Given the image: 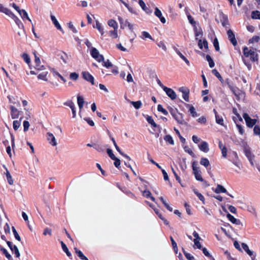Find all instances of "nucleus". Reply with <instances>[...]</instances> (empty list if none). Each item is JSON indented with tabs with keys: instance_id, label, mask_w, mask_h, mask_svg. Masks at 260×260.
I'll return each mask as SVG.
<instances>
[{
	"instance_id": "f257e3e1",
	"label": "nucleus",
	"mask_w": 260,
	"mask_h": 260,
	"mask_svg": "<svg viewBox=\"0 0 260 260\" xmlns=\"http://www.w3.org/2000/svg\"><path fill=\"white\" fill-rule=\"evenodd\" d=\"M0 12L5 14L13 19L20 29H24V25L21 20L13 12H12L10 10L7 8L4 7L1 4H0Z\"/></svg>"
},
{
	"instance_id": "f03ea898",
	"label": "nucleus",
	"mask_w": 260,
	"mask_h": 260,
	"mask_svg": "<svg viewBox=\"0 0 260 260\" xmlns=\"http://www.w3.org/2000/svg\"><path fill=\"white\" fill-rule=\"evenodd\" d=\"M197 166L198 162L197 161H193L192 162L191 166L192 168L193 173L194 175L196 180L203 182L204 181V179L202 177L201 171L200 170L199 168Z\"/></svg>"
},
{
	"instance_id": "7ed1b4c3",
	"label": "nucleus",
	"mask_w": 260,
	"mask_h": 260,
	"mask_svg": "<svg viewBox=\"0 0 260 260\" xmlns=\"http://www.w3.org/2000/svg\"><path fill=\"white\" fill-rule=\"evenodd\" d=\"M243 117L245 121L247 126L249 128H252L255 125L257 122L256 119L251 118L249 115L246 113H244L243 114Z\"/></svg>"
},
{
	"instance_id": "20e7f679",
	"label": "nucleus",
	"mask_w": 260,
	"mask_h": 260,
	"mask_svg": "<svg viewBox=\"0 0 260 260\" xmlns=\"http://www.w3.org/2000/svg\"><path fill=\"white\" fill-rule=\"evenodd\" d=\"M91 56L95 59L98 62H100L104 61V57L103 55L100 54L99 51L94 47H92L90 50Z\"/></svg>"
},
{
	"instance_id": "39448f33",
	"label": "nucleus",
	"mask_w": 260,
	"mask_h": 260,
	"mask_svg": "<svg viewBox=\"0 0 260 260\" xmlns=\"http://www.w3.org/2000/svg\"><path fill=\"white\" fill-rule=\"evenodd\" d=\"M33 54L35 56V68L36 70H39V71H41V70H43L44 69H45L44 66L40 65V64H41L40 59L39 57H38L37 55L36 51H35L33 52Z\"/></svg>"
},
{
	"instance_id": "423d86ee",
	"label": "nucleus",
	"mask_w": 260,
	"mask_h": 260,
	"mask_svg": "<svg viewBox=\"0 0 260 260\" xmlns=\"http://www.w3.org/2000/svg\"><path fill=\"white\" fill-rule=\"evenodd\" d=\"M82 75L84 80L90 82L92 85H94V78L88 72H82Z\"/></svg>"
},
{
	"instance_id": "0eeeda50",
	"label": "nucleus",
	"mask_w": 260,
	"mask_h": 260,
	"mask_svg": "<svg viewBox=\"0 0 260 260\" xmlns=\"http://www.w3.org/2000/svg\"><path fill=\"white\" fill-rule=\"evenodd\" d=\"M10 109L11 110L10 114L12 119L18 118L22 113L21 111L18 110L16 107L12 105L10 106Z\"/></svg>"
},
{
	"instance_id": "6e6552de",
	"label": "nucleus",
	"mask_w": 260,
	"mask_h": 260,
	"mask_svg": "<svg viewBox=\"0 0 260 260\" xmlns=\"http://www.w3.org/2000/svg\"><path fill=\"white\" fill-rule=\"evenodd\" d=\"M179 91L182 93V98L186 101H189V89L186 87H181L179 88Z\"/></svg>"
},
{
	"instance_id": "1a4fd4ad",
	"label": "nucleus",
	"mask_w": 260,
	"mask_h": 260,
	"mask_svg": "<svg viewBox=\"0 0 260 260\" xmlns=\"http://www.w3.org/2000/svg\"><path fill=\"white\" fill-rule=\"evenodd\" d=\"M7 244L11 250L12 252H14V254L16 257H19L20 256V253L18 250V247L15 245H13L12 242L10 241H7Z\"/></svg>"
},
{
	"instance_id": "9d476101",
	"label": "nucleus",
	"mask_w": 260,
	"mask_h": 260,
	"mask_svg": "<svg viewBox=\"0 0 260 260\" xmlns=\"http://www.w3.org/2000/svg\"><path fill=\"white\" fill-rule=\"evenodd\" d=\"M219 19L220 22L223 27H226L229 24V20L228 16L224 14L222 11L219 12Z\"/></svg>"
},
{
	"instance_id": "9b49d317",
	"label": "nucleus",
	"mask_w": 260,
	"mask_h": 260,
	"mask_svg": "<svg viewBox=\"0 0 260 260\" xmlns=\"http://www.w3.org/2000/svg\"><path fill=\"white\" fill-rule=\"evenodd\" d=\"M166 93L167 95L172 100L176 98V94L175 92L171 88L167 87H164L163 89Z\"/></svg>"
},
{
	"instance_id": "f8f14e48",
	"label": "nucleus",
	"mask_w": 260,
	"mask_h": 260,
	"mask_svg": "<svg viewBox=\"0 0 260 260\" xmlns=\"http://www.w3.org/2000/svg\"><path fill=\"white\" fill-rule=\"evenodd\" d=\"M228 39L233 46H236L237 45V41L236 39L235 34L231 29H229L227 31Z\"/></svg>"
},
{
	"instance_id": "ddd939ff",
	"label": "nucleus",
	"mask_w": 260,
	"mask_h": 260,
	"mask_svg": "<svg viewBox=\"0 0 260 260\" xmlns=\"http://www.w3.org/2000/svg\"><path fill=\"white\" fill-rule=\"evenodd\" d=\"M241 245H242V248L246 252V253L250 256H251V259L252 260H255V257H256V254L255 253L253 254V252L251 251L249 249V247H248V245L246 244H245L244 243H242Z\"/></svg>"
},
{
	"instance_id": "4468645a",
	"label": "nucleus",
	"mask_w": 260,
	"mask_h": 260,
	"mask_svg": "<svg viewBox=\"0 0 260 260\" xmlns=\"http://www.w3.org/2000/svg\"><path fill=\"white\" fill-rule=\"evenodd\" d=\"M173 118L178 122V123L181 124H186V122L183 119V115L182 113L178 112L175 114V116H173Z\"/></svg>"
},
{
	"instance_id": "2eb2a0df",
	"label": "nucleus",
	"mask_w": 260,
	"mask_h": 260,
	"mask_svg": "<svg viewBox=\"0 0 260 260\" xmlns=\"http://www.w3.org/2000/svg\"><path fill=\"white\" fill-rule=\"evenodd\" d=\"M214 192L216 193H219L220 192L222 193H227V194L230 196L232 198H233V196L230 194V193L227 192L226 189L221 185L218 184L217 185V187L214 190Z\"/></svg>"
},
{
	"instance_id": "dca6fc26",
	"label": "nucleus",
	"mask_w": 260,
	"mask_h": 260,
	"mask_svg": "<svg viewBox=\"0 0 260 260\" xmlns=\"http://www.w3.org/2000/svg\"><path fill=\"white\" fill-rule=\"evenodd\" d=\"M154 14L156 17L159 18L160 21H161V23H166V19L162 16V14L160 10L157 7H156L155 8Z\"/></svg>"
},
{
	"instance_id": "f3484780",
	"label": "nucleus",
	"mask_w": 260,
	"mask_h": 260,
	"mask_svg": "<svg viewBox=\"0 0 260 260\" xmlns=\"http://www.w3.org/2000/svg\"><path fill=\"white\" fill-rule=\"evenodd\" d=\"M47 140L49 142V143L52 146H56L57 143L56 142L55 138L53 135L51 133H47Z\"/></svg>"
},
{
	"instance_id": "a211bd4d",
	"label": "nucleus",
	"mask_w": 260,
	"mask_h": 260,
	"mask_svg": "<svg viewBox=\"0 0 260 260\" xmlns=\"http://www.w3.org/2000/svg\"><path fill=\"white\" fill-rule=\"evenodd\" d=\"M138 2H139V4L140 7H141V8L147 14H150L152 13V11L146 7L145 3L144 2V1L143 0H138Z\"/></svg>"
},
{
	"instance_id": "6ab92c4d",
	"label": "nucleus",
	"mask_w": 260,
	"mask_h": 260,
	"mask_svg": "<svg viewBox=\"0 0 260 260\" xmlns=\"http://www.w3.org/2000/svg\"><path fill=\"white\" fill-rule=\"evenodd\" d=\"M199 147L200 149L204 152H208L209 151V148L208 143L205 141H203L199 145Z\"/></svg>"
},
{
	"instance_id": "aec40b11",
	"label": "nucleus",
	"mask_w": 260,
	"mask_h": 260,
	"mask_svg": "<svg viewBox=\"0 0 260 260\" xmlns=\"http://www.w3.org/2000/svg\"><path fill=\"white\" fill-rule=\"evenodd\" d=\"M173 49L179 57L183 60L188 66H189L190 62L189 60L181 53V52L176 47H173Z\"/></svg>"
},
{
	"instance_id": "412c9836",
	"label": "nucleus",
	"mask_w": 260,
	"mask_h": 260,
	"mask_svg": "<svg viewBox=\"0 0 260 260\" xmlns=\"http://www.w3.org/2000/svg\"><path fill=\"white\" fill-rule=\"evenodd\" d=\"M226 217L232 223L235 224L236 225H239L240 224V220L235 218L231 214L228 213V214L226 215Z\"/></svg>"
},
{
	"instance_id": "4be33fe9",
	"label": "nucleus",
	"mask_w": 260,
	"mask_h": 260,
	"mask_svg": "<svg viewBox=\"0 0 260 260\" xmlns=\"http://www.w3.org/2000/svg\"><path fill=\"white\" fill-rule=\"evenodd\" d=\"M51 20H52L53 23L54 24L55 26L56 27V28L63 32L60 24L58 22V21L56 19V18H55V17L54 15H51Z\"/></svg>"
},
{
	"instance_id": "5701e85b",
	"label": "nucleus",
	"mask_w": 260,
	"mask_h": 260,
	"mask_svg": "<svg viewBox=\"0 0 260 260\" xmlns=\"http://www.w3.org/2000/svg\"><path fill=\"white\" fill-rule=\"evenodd\" d=\"M218 145H219V148L220 149V150L221 151L222 156L223 157H226L227 156V148H226V147L222 144V142L221 141H219Z\"/></svg>"
},
{
	"instance_id": "b1692460",
	"label": "nucleus",
	"mask_w": 260,
	"mask_h": 260,
	"mask_svg": "<svg viewBox=\"0 0 260 260\" xmlns=\"http://www.w3.org/2000/svg\"><path fill=\"white\" fill-rule=\"evenodd\" d=\"M21 58L24 60V61L29 66V68L31 69L30 63V58L28 55L26 53H23L21 55Z\"/></svg>"
},
{
	"instance_id": "393cba45",
	"label": "nucleus",
	"mask_w": 260,
	"mask_h": 260,
	"mask_svg": "<svg viewBox=\"0 0 260 260\" xmlns=\"http://www.w3.org/2000/svg\"><path fill=\"white\" fill-rule=\"evenodd\" d=\"M249 57L252 62L257 61L258 59V54L254 50L250 53Z\"/></svg>"
},
{
	"instance_id": "a878e982",
	"label": "nucleus",
	"mask_w": 260,
	"mask_h": 260,
	"mask_svg": "<svg viewBox=\"0 0 260 260\" xmlns=\"http://www.w3.org/2000/svg\"><path fill=\"white\" fill-rule=\"evenodd\" d=\"M212 74L215 76L221 82L222 84H223L224 80L222 77V76L220 75V73L218 72V71L216 69H213L212 70Z\"/></svg>"
},
{
	"instance_id": "bb28decb",
	"label": "nucleus",
	"mask_w": 260,
	"mask_h": 260,
	"mask_svg": "<svg viewBox=\"0 0 260 260\" xmlns=\"http://www.w3.org/2000/svg\"><path fill=\"white\" fill-rule=\"evenodd\" d=\"M61 246L63 251L66 253L67 255L69 257L72 256L71 253L69 251L66 245L62 242H60Z\"/></svg>"
},
{
	"instance_id": "cd10ccee",
	"label": "nucleus",
	"mask_w": 260,
	"mask_h": 260,
	"mask_svg": "<svg viewBox=\"0 0 260 260\" xmlns=\"http://www.w3.org/2000/svg\"><path fill=\"white\" fill-rule=\"evenodd\" d=\"M21 15H20L23 20L25 21L26 19L28 20L30 22L32 23L31 19L29 18L27 13L25 10H21Z\"/></svg>"
},
{
	"instance_id": "c85d7f7f",
	"label": "nucleus",
	"mask_w": 260,
	"mask_h": 260,
	"mask_svg": "<svg viewBox=\"0 0 260 260\" xmlns=\"http://www.w3.org/2000/svg\"><path fill=\"white\" fill-rule=\"evenodd\" d=\"M0 250L9 260H12L11 254L8 252L6 249L3 247L1 245H0Z\"/></svg>"
},
{
	"instance_id": "c756f323",
	"label": "nucleus",
	"mask_w": 260,
	"mask_h": 260,
	"mask_svg": "<svg viewBox=\"0 0 260 260\" xmlns=\"http://www.w3.org/2000/svg\"><path fill=\"white\" fill-rule=\"evenodd\" d=\"M193 192L194 194L199 198V200L202 201V203L203 204H205V199L204 197L200 193L197 189H194L193 190Z\"/></svg>"
},
{
	"instance_id": "7c9ffc66",
	"label": "nucleus",
	"mask_w": 260,
	"mask_h": 260,
	"mask_svg": "<svg viewBox=\"0 0 260 260\" xmlns=\"http://www.w3.org/2000/svg\"><path fill=\"white\" fill-rule=\"evenodd\" d=\"M143 196L147 198H150L153 202L155 201V198L151 196V193L149 190H145L143 192Z\"/></svg>"
},
{
	"instance_id": "2f4dec72",
	"label": "nucleus",
	"mask_w": 260,
	"mask_h": 260,
	"mask_svg": "<svg viewBox=\"0 0 260 260\" xmlns=\"http://www.w3.org/2000/svg\"><path fill=\"white\" fill-rule=\"evenodd\" d=\"M23 117H21L19 120H14L13 122V127L15 131H17L21 125V121Z\"/></svg>"
},
{
	"instance_id": "473e14b6",
	"label": "nucleus",
	"mask_w": 260,
	"mask_h": 260,
	"mask_svg": "<svg viewBox=\"0 0 260 260\" xmlns=\"http://www.w3.org/2000/svg\"><path fill=\"white\" fill-rule=\"evenodd\" d=\"M186 106L187 107H189V111L190 112V113L191 114L192 117H196L198 116L197 113L196 111V109L193 106H190L189 104H186Z\"/></svg>"
},
{
	"instance_id": "72a5a7b5",
	"label": "nucleus",
	"mask_w": 260,
	"mask_h": 260,
	"mask_svg": "<svg viewBox=\"0 0 260 260\" xmlns=\"http://www.w3.org/2000/svg\"><path fill=\"white\" fill-rule=\"evenodd\" d=\"M200 164L206 168L209 166L210 162L209 160L205 157H202L200 162Z\"/></svg>"
},
{
	"instance_id": "f704fd0d",
	"label": "nucleus",
	"mask_w": 260,
	"mask_h": 260,
	"mask_svg": "<svg viewBox=\"0 0 260 260\" xmlns=\"http://www.w3.org/2000/svg\"><path fill=\"white\" fill-rule=\"evenodd\" d=\"M108 24L109 26L113 27L115 29L118 28L117 23L114 19H110L108 21Z\"/></svg>"
},
{
	"instance_id": "c9c22d12",
	"label": "nucleus",
	"mask_w": 260,
	"mask_h": 260,
	"mask_svg": "<svg viewBox=\"0 0 260 260\" xmlns=\"http://www.w3.org/2000/svg\"><path fill=\"white\" fill-rule=\"evenodd\" d=\"M244 152L245 155L248 158L249 160L251 161L253 159L254 155L252 154L251 151L249 149H245Z\"/></svg>"
},
{
	"instance_id": "e433bc0d",
	"label": "nucleus",
	"mask_w": 260,
	"mask_h": 260,
	"mask_svg": "<svg viewBox=\"0 0 260 260\" xmlns=\"http://www.w3.org/2000/svg\"><path fill=\"white\" fill-rule=\"evenodd\" d=\"M164 139L166 142H168L170 144L174 145V141L171 135H167L164 137Z\"/></svg>"
},
{
	"instance_id": "4c0bfd02",
	"label": "nucleus",
	"mask_w": 260,
	"mask_h": 260,
	"mask_svg": "<svg viewBox=\"0 0 260 260\" xmlns=\"http://www.w3.org/2000/svg\"><path fill=\"white\" fill-rule=\"evenodd\" d=\"M75 252L78 255V256L82 260L85 258V256L83 254L82 252L79 250L77 248H74Z\"/></svg>"
},
{
	"instance_id": "58836bf2",
	"label": "nucleus",
	"mask_w": 260,
	"mask_h": 260,
	"mask_svg": "<svg viewBox=\"0 0 260 260\" xmlns=\"http://www.w3.org/2000/svg\"><path fill=\"white\" fill-rule=\"evenodd\" d=\"M251 18L254 19H260V12L257 10L252 11Z\"/></svg>"
},
{
	"instance_id": "ea45409f",
	"label": "nucleus",
	"mask_w": 260,
	"mask_h": 260,
	"mask_svg": "<svg viewBox=\"0 0 260 260\" xmlns=\"http://www.w3.org/2000/svg\"><path fill=\"white\" fill-rule=\"evenodd\" d=\"M206 59L207 60V61L208 62L209 66L210 68H212L214 67V66H215L214 62L213 60L212 59V58H211V57L209 55H208V54L206 55Z\"/></svg>"
},
{
	"instance_id": "a19ab883",
	"label": "nucleus",
	"mask_w": 260,
	"mask_h": 260,
	"mask_svg": "<svg viewBox=\"0 0 260 260\" xmlns=\"http://www.w3.org/2000/svg\"><path fill=\"white\" fill-rule=\"evenodd\" d=\"M48 72H43L38 75V78L39 79L43 80L44 81H47V75Z\"/></svg>"
},
{
	"instance_id": "79ce46f5",
	"label": "nucleus",
	"mask_w": 260,
	"mask_h": 260,
	"mask_svg": "<svg viewBox=\"0 0 260 260\" xmlns=\"http://www.w3.org/2000/svg\"><path fill=\"white\" fill-rule=\"evenodd\" d=\"M77 103L80 109H81L83 107L84 99L80 95L77 96Z\"/></svg>"
},
{
	"instance_id": "37998d69",
	"label": "nucleus",
	"mask_w": 260,
	"mask_h": 260,
	"mask_svg": "<svg viewBox=\"0 0 260 260\" xmlns=\"http://www.w3.org/2000/svg\"><path fill=\"white\" fill-rule=\"evenodd\" d=\"M170 240L171 241L172 245L173 248L174 250V252L176 253H177L178 252V250L177 243L175 241V240H174L172 236H170Z\"/></svg>"
},
{
	"instance_id": "c03bdc74",
	"label": "nucleus",
	"mask_w": 260,
	"mask_h": 260,
	"mask_svg": "<svg viewBox=\"0 0 260 260\" xmlns=\"http://www.w3.org/2000/svg\"><path fill=\"white\" fill-rule=\"evenodd\" d=\"M146 120H147V122L149 124H150L153 127H156L157 126V125L154 122V121L153 120V119L151 116H148L146 118Z\"/></svg>"
},
{
	"instance_id": "a18cd8bd",
	"label": "nucleus",
	"mask_w": 260,
	"mask_h": 260,
	"mask_svg": "<svg viewBox=\"0 0 260 260\" xmlns=\"http://www.w3.org/2000/svg\"><path fill=\"white\" fill-rule=\"evenodd\" d=\"M116 150L121 155H122L123 157H124L125 158H126L128 160H131V157L128 156L126 154H125L123 152L121 151V150H120V148L118 147V145H116V146H115Z\"/></svg>"
},
{
	"instance_id": "49530a36",
	"label": "nucleus",
	"mask_w": 260,
	"mask_h": 260,
	"mask_svg": "<svg viewBox=\"0 0 260 260\" xmlns=\"http://www.w3.org/2000/svg\"><path fill=\"white\" fill-rule=\"evenodd\" d=\"M215 119L217 123L222 126L224 125L223 119L222 116H219V115H216L215 116Z\"/></svg>"
},
{
	"instance_id": "de8ad7c7",
	"label": "nucleus",
	"mask_w": 260,
	"mask_h": 260,
	"mask_svg": "<svg viewBox=\"0 0 260 260\" xmlns=\"http://www.w3.org/2000/svg\"><path fill=\"white\" fill-rule=\"evenodd\" d=\"M252 50H249L248 48L245 46L243 48V53L245 57H248L249 56L250 53L252 52Z\"/></svg>"
},
{
	"instance_id": "09e8293b",
	"label": "nucleus",
	"mask_w": 260,
	"mask_h": 260,
	"mask_svg": "<svg viewBox=\"0 0 260 260\" xmlns=\"http://www.w3.org/2000/svg\"><path fill=\"white\" fill-rule=\"evenodd\" d=\"M233 153L234 154V155L235 156L236 160L235 161H233L232 162L236 166H237L239 169H240V166L241 165V163L239 162V161L238 160V156L237 153L236 152H233Z\"/></svg>"
},
{
	"instance_id": "8fccbe9b",
	"label": "nucleus",
	"mask_w": 260,
	"mask_h": 260,
	"mask_svg": "<svg viewBox=\"0 0 260 260\" xmlns=\"http://www.w3.org/2000/svg\"><path fill=\"white\" fill-rule=\"evenodd\" d=\"M157 110L159 111V112H161L162 114H164L165 115H167L168 114V112L165 109H164L162 105H160V104H159L158 106H157Z\"/></svg>"
},
{
	"instance_id": "3c124183",
	"label": "nucleus",
	"mask_w": 260,
	"mask_h": 260,
	"mask_svg": "<svg viewBox=\"0 0 260 260\" xmlns=\"http://www.w3.org/2000/svg\"><path fill=\"white\" fill-rule=\"evenodd\" d=\"M225 82L227 84L229 88L231 89V90L233 92V93L235 95H236V93L235 92V88L231 85L230 80L229 79H226L225 80Z\"/></svg>"
},
{
	"instance_id": "603ef678",
	"label": "nucleus",
	"mask_w": 260,
	"mask_h": 260,
	"mask_svg": "<svg viewBox=\"0 0 260 260\" xmlns=\"http://www.w3.org/2000/svg\"><path fill=\"white\" fill-rule=\"evenodd\" d=\"M225 82L227 84L229 88L231 89V90L233 92V93L235 95H236V93L235 92V88L231 85L230 80L229 79H226L225 80Z\"/></svg>"
},
{
	"instance_id": "864d4df0",
	"label": "nucleus",
	"mask_w": 260,
	"mask_h": 260,
	"mask_svg": "<svg viewBox=\"0 0 260 260\" xmlns=\"http://www.w3.org/2000/svg\"><path fill=\"white\" fill-rule=\"evenodd\" d=\"M182 250L184 255L188 260H195L194 257L192 255H191L189 253H188L186 251H185L184 249H183Z\"/></svg>"
},
{
	"instance_id": "5fc2aeb1",
	"label": "nucleus",
	"mask_w": 260,
	"mask_h": 260,
	"mask_svg": "<svg viewBox=\"0 0 260 260\" xmlns=\"http://www.w3.org/2000/svg\"><path fill=\"white\" fill-rule=\"evenodd\" d=\"M109 35L110 37L116 39L118 37L117 29H114L113 30H111L109 32Z\"/></svg>"
},
{
	"instance_id": "6e6d98bb",
	"label": "nucleus",
	"mask_w": 260,
	"mask_h": 260,
	"mask_svg": "<svg viewBox=\"0 0 260 260\" xmlns=\"http://www.w3.org/2000/svg\"><path fill=\"white\" fill-rule=\"evenodd\" d=\"M132 104L133 105V106L135 107L136 109H139L141 108L142 106V103L140 101H138L136 102H132Z\"/></svg>"
},
{
	"instance_id": "4d7b16f0",
	"label": "nucleus",
	"mask_w": 260,
	"mask_h": 260,
	"mask_svg": "<svg viewBox=\"0 0 260 260\" xmlns=\"http://www.w3.org/2000/svg\"><path fill=\"white\" fill-rule=\"evenodd\" d=\"M95 27L98 29V30L100 31L102 35H104V29L102 27L101 24L98 21H96V26Z\"/></svg>"
},
{
	"instance_id": "13d9d810",
	"label": "nucleus",
	"mask_w": 260,
	"mask_h": 260,
	"mask_svg": "<svg viewBox=\"0 0 260 260\" xmlns=\"http://www.w3.org/2000/svg\"><path fill=\"white\" fill-rule=\"evenodd\" d=\"M12 229L15 239L18 241H20L21 238L19 234H18L17 232L16 231L15 228L14 226H12Z\"/></svg>"
},
{
	"instance_id": "bf43d9fd",
	"label": "nucleus",
	"mask_w": 260,
	"mask_h": 260,
	"mask_svg": "<svg viewBox=\"0 0 260 260\" xmlns=\"http://www.w3.org/2000/svg\"><path fill=\"white\" fill-rule=\"evenodd\" d=\"M70 78L74 81H76L79 78V75L76 72L71 73L70 74Z\"/></svg>"
},
{
	"instance_id": "052dcab7",
	"label": "nucleus",
	"mask_w": 260,
	"mask_h": 260,
	"mask_svg": "<svg viewBox=\"0 0 260 260\" xmlns=\"http://www.w3.org/2000/svg\"><path fill=\"white\" fill-rule=\"evenodd\" d=\"M259 40V38L257 36H254L252 38L249 40V43H254L258 42Z\"/></svg>"
},
{
	"instance_id": "680f3d73",
	"label": "nucleus",
	"mask_w": 260,
	"mask_h": 260,
	"mask_svg": "<svg viewBox=\"0 0 260 260\" xmlns=\"http://www.w3.org/2000/svg\"><path fill=\"white\" fill-rule=\"evenodd\" d=\"M213 45L216 51H218L219 50V45L217 39L215 38L213 40Z\"/></svg>"
},
{
	"instance_id": "e2e57ef3",
	"label": "nucleus",
	"mask_w": 260,
	"mask_h": 260,
	"mask_svg": "<svg viewBox=\"0 0 260 260\" xmlns=\"http://www.w3.org/2000/svg\"><path fill=\"white\" fill-rule=\"evenodd\" d=\"M168 109L173 117L175 116V114L178 112L177 109H173L170 106L168 107Z\"/></svg>"
},
{
	"instance_id": "0e129e2a",
	"label": "nucleus",
	"mask_w": 260,
	"mask_h": 260,
	"mask_svg": "<svg viewBox=\"0 0 260 260\" xmlns=\"http://www.w3.org/2000/svg\"><path fill=\"white\" fill-rule=\"evenodd\" d=\"M103 61V66L106 67V68L109 69L110 67H113V64L112 63L109 61V60L107 59L106 61Z\"/></svg>"
},
{
	"instance_id": "69168bd1",
	"label": "nucleus",
	"mask_w": 260,
	"mask_h": 260,
	"mask_svg": "<svg viewBox=\"0 0 260 260\" xmlns=\"http://www.w3.org/2000/svg\"><path fill=\"white\" fill-rule=\"evenodd\" d=\"M187 18L189 22V23L193 26H196V22L194 21L193 18L190 15H187Z\"/></svg>"
},
{
	"instance_id": "338daca9",
	"label": "nucleus",
	"mask_w": 260,
	"mask_h": 260,
	"mask_svg": "<svg viewBox=\"0 0 260 260\" xmlns=\"http://www.w3.org/2000/svg\"><path fill=\"white\" fill-rule=\"evenodd\" d=\"M7 179L9 184L12 185L13 184V180L9 172H7L6 174Z\"/></svg>"
},
{
	"instance_id": "774afa93",
	"label": "nucleus",
	"mask_w": 260,
	"mask_h": 260,
	"mask_svg": "<svg viewBox=\"0 0 260 260\" xmlns=\"http://www.w3.org/2000/svg\"><path fill=\"white\" fill-rule=\"evenodd\" d=\"M253 133L255 135H260V126L255 125L253 128Z\"/></svg>"
}]
</instances>
